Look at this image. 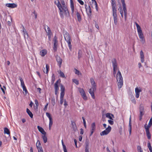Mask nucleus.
I'll list each match as a JSON object with an SVG mask.
<instances>
[{"mask_svg":"<svg viewBox=\"0 0 152 152\" xmlns=\"http://www.w3.org/2000/svg\"><path fill=\"white\" fill-rule=\"evenodd\" d=\"M63 33L65 41L68 43L69 49L71 51L72 48V45L71 42L72 39L69 33L66 31L64 30Z\"/></svg>","mask_w":152,"mask_h":152,"instance_id":"nucleus-1","label":"nucleus"},{"mask_svg":"<svg viewBox=\"0 0 152 152\" xmlns=\"http://www.w3.org/2000/svg\"><path fill=\"white\" fill-rule=\"evenodd\" d=\"M135 24L137 28L138 33L140 41L142 43H144L145 42V39L141 28L137 22H135Z\"/></svg>","mask_w":152,"mask_h":152,"instance_id":"nucleus-2","label":"nucleus"},{"mask_svg":"<svg viewBox=\"0 0 152 152\" xmlns=\"http://www.w3.org/2000/svg\"><path fill=\"white\" fill-rule=\"evenodd\" d=\"M116 78L117 80L119 81L118 83V88L120 89L123 85V81L121 73L119 70H118L117 73Z\"/></svg>","mask_w":152,"mask_h":152,"instance_id":"nucleus-3","label":"nucleus"},{"mask_svg":"<svg viewBox=\"0 0 152 152\" xmlns=\"http://www.w3.org/2000/svg\"><path fill=\"white\" fill-rule=\"evenodd\" d=\"M54 3L56 5L59 10V14L61 17L63 18H64L63 12L61 9V5L60 4L59 0H55Z\"/></svg>","mask_w":152,"mask_h":152,"instance_id":"nucleus-4","label":"nucleus"},{"mask_svg":"<svg viewBox=\"0 0 152 152\" xmlns=\"http://www.w3.org/2000/svg\"><path fill=\"white\" fill-rule=\"evenodd\" d=\"M61 2L62 4V5H61V9L63 12V13L64 12L65 15H69V12L68 8L65 5L64 1H62Z\"/></svg>","mask_w":152,"mask_h":152,"instance_id":"nucleus-5","label":"nucleus"},{"mask_svg":"<svg viewBox=\"0 0 152 152\" xmlns=\"http://www.w3.org/2000/svg\"><path fill=\"white\" fill-rule=\"evenodd\" d=\"M139 111L140 112L139 115V120L141 121L142 116L145 114V110L143 105L142 104H140L139 107Z\"/></svg>","mask_w":152,"mask_h":152,"instance_id":"nucleus-6","label":"nucleus"},{"mask_svg":"<svg viewBox=\"0 0 152 152\" xmlns=\"http://www.w3.org/2000/svg\"><path fill=\"white\" fill-rule=\"evenodd\" d=\"M111 129V127L110 126H109L107 128H106L104 130L101 132L100 135L101 136L107 135L110 132Z\"/></svg>","mask_w":152,"mask_h":152,"instance_id":"nucleus-7","label":"nucleus"},{"mask_svg":"<svg viewBox=\"0 0 152 152\" xmlns=\"http://www.w3.org/2000/svg\"><path fill=\"white\" fill-rule=\"evenodd\" d=\"M53 49L55 52L57 50V46L58 45V41L57 37L55 36L54 37L53 40Z\"/></svg>","mask_w":152,"mask_h":152,"instance_id":"nucleus-8","label":"nucleus"},{"mask_svg":"<svg viewBox=\"0 0 152 152\" xmlns=\"http://www.w3.org/2000/svg\"><path fill=\"white\" fill-rule=\"evenodd\" d=\"M92 2V3L90 2V5L92 8L95 7L97 11H98L97 4L95 0H91Z\"/></svg>","mask_w":152,"mask_h":152,"instance_id":"nucleus-9","label":"nucleus"},{"mask_svg":"<svg viewBox=\"0 0 152 152\" xmlns=\"http://www.w3.org/2000/svg\"><path fill=\"white\" fill-rule=\"evenodd\" d=\"M90 81L92 86V88L93 90H96V86L94 79L93 78H91Z\"/></svg>","mask_w":152,"mask_h":152,"instance_id":"nucleus-10","label":"nucleus"},{"mask_svg":"<svg viewBox=\"0 0 152 152\" xmlns=\"http://www.w3.org/2000/svg\"><path fill=\"white\" fill-rule=\"evenodd\" d=\"M122 4L123 10L124 13V16L125 19H126L127 17V11L126 8V4L125 3Z\"/></svg>","mask_w":152,"mask_h":152,"instance_id":"nucleus-11","label":"nucleus"},{"mask_svg":"<svg viewBox=\"0 0 152 152\" xmlns=\"http://www.w3.org/2000/svg\"><path fill=\"white\" fill-rule=\"evenodd\" d=\"M58 80L56 81L55 83L54 84V91L55 94L57 96L58 95Z\"/></svg>","mask_w":152,"mask_h":152,"instance_id":"nucleus-12","label":"nucleus"},{"mask_svg":"<svg viewBox=\"0 0 152 152\" xmlns=\"http://www.w3.org/2000/svg\"><path fill=\"white\" fill-rule=\"evenodd\" d=\"M85 6L87 13L88 15H91L92 11L90 6H88V7H87V5L86 4H85Z\"/></svg>","mask_w":152,"mask_h":152,"instance_id":"nucleus-13","label":"nucleus"},{"mask_svg":"<svg viewBox=\"0 0 152 152\" xmlns=\"http://www.w3.org/2000/svg\"><path fill=\"white\" fill-rule=\"evenodd\" d=\"M142 91L140 89H139L137 87L135 89V96L136 98H138L139 97L140 92Z\"/></svg>","mask_w":152,"mask_h":152,"instance_id":"nucleus-14","label":"nucleus"},{"mask_svg":"<svg viewBox=\"0 0 152 152\" xmlns=\"http://www.w3.org/2000/svg\"><path fill=\"white\" fill-rule=\"evenodd\" d=\"M6 6L9 8H14L17 7V5L15 3H7Z\"/></svg>","mask_w":152,"mask_h":152,"instance_id":"nucleus-15","label":"nucleus"},{"mask_svg":"<svg viewBox=\"0 0 152 152\" xmlns=\"http://www.w3.org/2000/svg\"><path fill=\"white\" fill-rule=\"evenodd\" d=\"M56 58L57 62L59 64V66L60 67L62 63V59L58 55H56Z\"/></svg>","mask_w":152,"mask_h":152,"instance_id":"nucleus-16","label":"nucleus"},{"mask_svg":"<svg viewBox=\"0 0 152 152\" xmlns=\"http://www.w3.org/2000/svg\"><path fill=\"white\" fill-rule=\"evenodd\" d=\"M140 55L141 62L143 63L145 61L143 53L142 50L140 51Z\"/></svg>","mask_w":152,"mask_h":152,"instance_id":"nucleus-17","label":"nucleus"},{"mask_svg":"<svg viewBox=\"0 0 152 152\" xmlns=\"http://www.w3.org/2000/svg\"><path fill=\"white\" fill-rule=\"evenodd\" d=\"M105 115L107 118H108L112 120H113V118H114V115L110 113H107Z\"/></svg>","mask_w":152,"mask_h":152,"instance_id":"nucleus-18","label":"nucleus"},{"mask_svg":"<svg viewBox=\"0 0 152 152\" xmlns=\"http://www.w3.org/2000/svg\"><path fill=\"white\" fill-rule=\"evenodd\" d=\"M37 128L39 131L41 133L43 134H46V132H45L44 129L41 127L39 126H37Z\"/></svg>","mask_w":152,"mask_h":152,"instance_id":"nucleus-19","label":"nucleus"},{"mask_svg":"<svg viewBox=\"0 0 152 152\" xmlns=\"http://www.w3.org/2000/svg\"><path fill=\"white\" fill-rule=\"evenodd\" d=\"M111 61L113 67L118 66V63L116 59L113 58L112 59Z\"/></svg>","mask_w":152,"mask_h":152,"instance_id":"nucleus-20","label":"nucleus"},{"mask_svg":"<svg viewBox=\"0 0 152 152\" xmlns=\"http://www.w3.org/2000/svg\"><path fill=\"white\" fill-rule=\"evenodd\" d=\"M71 122L72 127L73 129V130L75 131H76L77 129V127L75 123L72 121H71Z\"/></svg>","mask_w":152,"mask_h":152,"instance_id":"nucleus-21","label":"nucleus"},{"mask_svg":"<svg viewBox=\"0 0 152 152\" xmlns=\"http://www.w3.org/2000/svg\"><path fill=\"white\" fill-rule=\"evenodd\" d=\"M113 10V16H117L116 13V7H112Z\"/></svg>","mask_w":152,"mask_h":152,"instance_id":"nucleus-22","label":"nucleus"},{"mask_svg":"<svg viewBox=\"0 0 152 152\" xmlns=\"http://www.w3.org/2000/svg\"><path fill=\"white\" fill-rule=\"evenodd\" d=\"M95 90H93V89H92V88H91L89 89V92L91 95V96L92 97V98L93 99H94L95 98V96H94V91Z\"/></svg>","mask_w":152,"mask_h":152,"instance_id":"nucleus-23","label":"nucleus"},{"mask_svg":"<svg viewBox=\"0 0 152 152\" xmlns=\"http://www.w3.org/2000/svg\"><path fill=\"white\" fill-rule=\"evenodd\" d=\"M47 53V51L45 49H44L40 52V54L42 57L44 56Z\"/></svg>","mask_w":152,"mask_h":152,"instance_id":"nucleus-24","label":"nucleus"},{"mask_svg":"<svg viewBox=\"0 0 152 152\" xmlns=\"http://www.w3.org/2000/svg\"><path fill=\"white\" fill-rule=\"evenodd\" d=\"M23 27V35L24 37L25 38L26 37L28 38V34L25 28L24 27L22 26Z\"/></svg>","mask_w":152,"mask_h":152,"instance_id":"nucleus-25","label":"nucleus"},{"mask_svg":"<svg viewBox=\"0 0 152 152\" xmlns=\"http://www.w3.org/2000/svg\"><path fill=\"white\" fill-rule=\"evenodd\" d=\"M70 7L71 9L72 13L73 14L74 12V3L72 0H71Z\"/></svg>","mask_w":152,"mask_h":152,"instance_id":"nucleus-26","label":"nucleus"},{"mask_svg":"<svg viewBox=\"0 0 152 152\" xmlns=\"http://www.w3.org/2000/svg\"><path fill=\"white\" fill-rule=\"evenodd\" d=\"M45 29L48 34H50L51 32L50 28L48 26L46 25L45 26Z\"/></svg>","mask_w":152,"mask_h":152,"instance_id":"nucleus-27","label":"nucleus"},{"mask_svg":"<svg viewBox=\"0 0 152 152\" xmlns=\"http://www.w3.org/2000/svg\"><path fill=\"white\" fill-rule=\"evenodd\" d=\"M26 112L31 118H33V115L28 109L27 108Z\"/></svg>","mask_w":152,"mask_h":152,"instance_id":"nucleus-28","label":"nucleus"},{"mask_svg":"<svg viewBox=\"0 0 152 152\" xmlns=\"http://www.w3.org/2000/svg\"><path fill=\"white\" fill-rule=\"evenodd\" d=\"M4 133L8 135H9V137H10V131L7 128H4Z\"/></svg>","mask_w":152,"mask_h":152,"instance_id":"nucleus-29","label":"nucleus"},{"mask_svg":"<svg viewBox=\"0 0 152 152\" xmlns=\"http://www.w3.org/2000/svg\"><path fill=\"white\" fill-rule=\"evenodd\" d=\"M76 15L77 17L78 20L79 21H80L81 20V18L80 14L78 12H76Z\"/></svg>","mask_w":152,"mask_h":152,"instance_id":"nucleus-30","label":"nucleus"},{"mask_svg":"<svg viewBox=\"0 0 152 152\" xmlns=\"http://www.w3.org/2000/svg\"><path fill=\"white\" fill-rule=\"evenodd\" d=\"M43 135L42 136V137L43 140V141H44V143H46L47 142V137L46 136V135H45L46 134H43Z\"/></svg>","mask_w":152,"mask_h":152,"instance_id":"nucleus-31","label":"nucleus"},{"mask_svg":"<svg viewBox=\"0 0 152 152\" xmlns=\"http://www.w3.org/2000/svg\"><path fill=\"white\" fill-rule=\"evenodd\" d=\"M20 80L21 82V85L22 87L23 88V87H25V86L24 84V82L22 78L20 77Z\"/></svg>","mask_w":152,"mask_h":152,"instance_id":"nucleus-32","label":"nucleus"},{"mask_svg":"<svg viewBox=\"0 0 152 152\" xmlns=\"http://www.w3.org/2000/svg\"><path fill=\"white\" fill-rule=\"evenodd\" d=\"M147 130L146 131V133L148 137V138L149 140L151 138V134L149 131H148V130Z\"/></svg>","mask_w":152,"mask_h":152,"instance_id":"nucleus-33","label":"nucleus"},{"mask_svg":"<svg viewBox=\"0 0 152 152\" xmlns=\"http://www.w3.org/2000/svg\"><path fill=\"white\" fill-rule=\"evenodd\" d=\"M112 7H116L115 0H111Z\"/></svg>","mask_w":152,"mask_h":152,"instance_id":"nucleus-34","label":"nucleus"},{"mask_svg":"<svg viewBox=\"0 0 152 152\" xmlns=\"http://www.w3.org/2000/svg\"><path fill=\"white\" fill-rule=\"evenodd\" d=\"M79 91L80 94L81 95H83L85 93V92L84 91L83 88H79Z\"/></svg>","mask_w":152,"mask_h":152,"instance_id":"nucleus-35","label":"nucleus"},{"mask_svg":"<svg viewBox=\"0 0 152 152\" xmlns=\"http://www.w3.org/2000/svg\"><path fill=\"white\" fill-rule=\"evenodd\" d=\"M113 18L114 23L115 25H117L118 22L117 16H114L113 17Z\"/></svg>","mask_w":152,"mask_h":152,"instance_id":"nucleus-36","label":"nucleus"},{"mask_svg":"<svg viewBox=\"0 0 152 152\" xmlns=\"http://www.w3.org/2000/svg\"><path fill=\"white\" fill-rule=\"evenodd\" d=\"M89 142L88 140H86L85 142V148H89Z\"/></svg>","mask_w":152,"mask_h":152,"instance_id":"nucleus-37","label":"nucleus"},{"mask_svg":"<svg viewBox=\"0 0 152 152\" xmlns=\"http://www.w3.org/2000/svg\"><path fill=\"white\" fill-rule=\"evenodd\" d=\"M60 90L61 92H64L65 90V87L62 84L61 85Z\"/></svg>","mask_w":152,"mask_h":152,"instance_id":"nucleus-38","label":"nucleus"},{"mask_svg":"<svg viewBox=\"0 0 152 152\" xmlns=\"http://www.w3.org/2000/svg\"><path fill=\"white\" fill-rule=\"evenodd\" d=\"M61 142H62V145L63 147L64 151V152H66V151H67V150H66V146L64 145V144L63 142V140H62Z\"/></svg>","mask_w":152,"mask_h":152,"instance_id":"nucleus-39","label":"nucleus"},{"mask_svg":"<svg viewBox=\"0 0 152 152\" xmlns=\"http://www.w3.org/2000/svg\"><path fill=\"white\" fill-rule=\"evenodd\" d=\"M36 146H37V148H38L39 147H42L41 146V145L40 142L39 140H38L37 142L36 143Z\"/></svg>","mask_w":152,"mask_h":152,"instance_id":"nucleus-40","label":"nucleus"},{"mask_svg":"<svg viewBox=\"0 0 152 152\" xmlns=\"http://www.w3.org/2000/svg\"><path fill=\"white\" fill-rule=\"evenodd\" d=\"M23 89V90L24 91L25 93H24V94L25 95H26L28 93L27 90L26 88V86L23 87L22 88Z\"/></svg>","mask_w":152,"mask_h":152,"instance_id":"nucleus-41","label":"nucleus"},{"mask_svg":"<svg viewBox=\"0 0 152 152\" xmlns=\"http://www.w3.org/2000/svg\"><path fill=\"white\" fill-rule=\"evenodd\" d=\"M59 74L60 75V76L62 77H64L65 75L64 73L61 71V70H60L58 72Z\"/></svg>","mask_w":152,"mask_h":152,"instance_id":"nucleus-42","label":"nucleus"},{"mask_svg":"<svg viewBox=\"0 0 152 152\" xmlns=\"http://www.w3.org/2000/svg\"><path fill=\"white\" fill-rule=\"evenodd\" d=\"M46 115L49 118V120L52 119L51 115L50 113L47 112L46 113Z\"/></svg>","mask_w":152,"mask_h":152,"instance_id":"nucleus-43","label":"nucleus"},{"mask_svg":"<svg viewBox=\"0 0 152 152\" xmlns=\"http://www.w3.org/2000/svg\"><path fill=\"white\" fill-rule=\"evenodd\" d=\"M55 80V76L54 74H53L52 76L51 82L53 84Z\"/></svg>","mask_w":152,"mask_h":152,"instance_id":"nucleus-44","label":"nucleus"},{"mask_svg":"<svg viewBox=\"0 0 152 152\" xmlns=\"http://www.w3.org/2000/svg\"><path fill=\"white\" fill-rule=\"evenodd\" d=\"M51 102L53 106H54L56 103L54 98H52L51 100Z\"/></svg>","mask_w":152,"mask_h":152,"instance_id":"nucleus-45","label":"nucleus"},{"mask_svg":"<svg viewBox=\"0 0 152 152\" xmlns=\"http://www.w3.org/2000/svg\"><path fill=\"white\" fill-rule=\"evenodd\" d=\"M73 82L77 85H78L79 83L78 80L76 79H73Z\"/></svg>","mask_w":152,"mask_h":152,"instance_id":"nucleus-46","label":"nucleus"},{"mask_svg":"<svg viewBox=\"0 0 152 152\" xmlns=\"http://www.w3.org/2000/svg\"><path fill=\"white\" fill-rule=\"evenodd\" d=\"M75 74H77L78 75H79L80 74H81V73L79 71L77 70L76 69H75Z\"/></svg>","mask_w":152,"mask_h":152,"instance_id":"nucleus-47","label":"nucleus"},{"mask_svg":"<svg viewBox=\"0 0 152 152\" xmlns=\"http://www.w3.org/2000/svg\"><path fill=\"white\" fill-rule=\"evenodd\" d=\"M46 71H45V73L48 74V72L49 66H48V64H46Z\"/></svg>","mask_w":152,"mask_h":152,"instance_id":"nucleus-48","label":"nucleus"},{"mask_svg":"<svg viewBox=\"0 0 152 152\" xmlns=\"http://www.w3.org/2000/svg\"><path fill=\"white\" fill-rule=\"evenodd\" d=\"M96 129V126L94 122L91 125V129Z\"/></svg>","mask_w":152,"mask_h":152,"instance_id":"nucleus-49","label":"nucleus"},{"mask_svg":"<svg viewBox=\"0 0 152 152\" xmlns=\"http://www.w3.org/2000/svg\"><path fill=\"white\" fill-rule=\"evenodd\" d=\"M81 96H82L84 100H87V97L85 93L83 95H82Z\"/></svg>","mask_w":152,"mask_h":152,"instance_id":"nucleus-50","label":"nucleus"},{"mask_svg":"<svg viewBox=\"0 0 152 152\" xmlns=\"http://www.w3.org/2000/svg\"><path fill=\"white\" fill-rule=\"evenodd\" d=\"M129 129H132V123H131V117H130L129 118Z\"/></svg>","mask_w":152,"mask_h":152,"instance_id":"nucleus-51","label":"nucleus"},{"mask_svg":"<svg viewBox=\"0 0 152 152\" xmlns=\"http://www.w3.org/2000/svg\"><path fill=\"white\" fill-rule=\"evenodd\" d=\"M38 152H43V149L42 147H39L38 148H37Z\"/></svg>","mask_w":152,"mask_h":152,"instance_id":"nucleus-52","label":"nucleus"},{"mask_svg":"<svg viewBox=\"0 0 152 152\" xmlns=\"http://www.w3.org/2000/svg\"><path fill=\"white\" fill-rule=\"evenodd\" d=\"M113 120H109L108 121L109 123L111 125H112L114 124V121Z\"/></svg>","mask_w":152,"mask_h":152,"instance_id":"nucleus-53","label":"nucleus"},{"mask_svg":"<svg viewBox=\"0 0 152 152\" xmlns=\"http://www.w3.org/2000/svg\"><path fill=\"white\" fill-rule=\"evenodd\" d=\"M65 93L64 92H61L60 94V98H64V95Z\"/></svg>","mask_w":152,"mask_h":152,"instance_id":"nucleus-54","label":"nucleus"},{"mask_svg":"<svg viewBox=\"0 0 152 152\" xmlns=\"http://www.w3.org/2000/svg\"><path fill=\"white\" fill-rule=\"evenodd\" d=\"M53 124L52 119L49 120V127H51Z\"/></svg>","mask_w":152,"mask_h":152,"instance_id":"nucleus-55","label":"nucleus"},{"mask_svg":"<svg viewBox=\"0 0 152 152\" xmlns=\"http://www.w3.org/2000/svg\"><path fill=\"white\" fill-rule=\"evenodd\" d=\"M152 124V121L151 120H150V121L148 124V126L149 127H150Z\"/></svg>","mask_w":152,"mask_h":152,"instance_id":"nucleus-56","label":"nucleus"},{"mask_svg":"<svg viewBox=\"0 0 152 152\" xmlns=\"http://www.w3.org/2000/svg\"><path fill=\"white\" fill-rule=\"evenodd\" d=\"M77 1L80 3V4L82 5H83L84 4V2L81 0H77Z\"/></svg>","mask_w":152,"mask_h":152,"instance_id":"nucleus-57","label":"nucleus"},{"mask_svg":"<svg viewBox=\"0 0 152 152\" xmlns=\"http://www.w3.org/2000/svg\"><path fill=\"white\" fill-rule=\"evenodd\" d=\"M35 104H36V107H38V105H39V104H38V102L37 100H36V99L35 100Z\"/></svg>","mask_w":152,"mask_h":152,"instance_id":"nucleus-58","label":"nucleus"},{"mask_svg":"<svg viewBox=\"0 0 152 152\" xmlns=\"http://www.w3.org/2000/svg\"><path fill=\"white\" fill-rule=\"evenodd\" d=\"M48 103H47V104L45 106L44 110V111H46L47 110V107L48 105Z\"/></svg>","mask_w":152,"mask_h":152,"instance_id":"nucleus-59","label":"nucleus"},{"mask_svg":"<svg viewBox=\"0 0 152 152\" xmlns=\"http://www.w3.org/2000/svg\"><path fill=\"white\" fill-rule=\"evenodd\" d=\"M33 13L35 15V18L36 19L37 18V13L35 12V11H34Z\"/></svg>","mask_w":152,"mask_h":152,"instance_id":"nucleus-60","label":"nucleus"},{"mask_svg":"<svg viewBox=\"0 0 152 152\" xmlns=\"http://www.w3.org/2000/svg\"><path fill=\"white\" fill-rule=\"evenodd\" d=\"M137 149L138 151H140V150L142 151V150L140 146H138L137 147Z\"/></svg>","mask_w":152,"mask_h":152,"instance_id":"nucleus-61","label":"nucleus"},{"mask_svg":"<svg viewBox=\"0 0 152 152\" xmlns=\"http://www.w3.org/2000/svg\"><path fill=\"white\" fill-rule=\"evenodd\" d=\"M148 148L151 147V143L149 141H148Z\"/></svg>","mask_w":152,"mask_h":152,"instance_id":"nucleus-62","label":"nucleus"},{"mask_svg":"<svg viewBox=\"0 0 152 152\" xmlns=\"http://www.w3.org/2000/svg\"><path fill=\"white\" fill-rule=\"evenodd\" d=\"M60 103L61 104H62L63 103V98H60Z\"/></svg>","mask_w":152,"mask_h":152,"instance_id":"nucleus-63","label":"nucleus"},{"mask_svg":"<svg viewBox=\"0 0 152 152\" xmlns=\"http://www.w3.org/2000/svg\"><path fill=\"white\" fill-rule=\"evenodd\" d=\"M80 134H83L84 133V131H83V129L82 128H81L80 129Z\"/></svg>","mask_w":152,"mask_h":152,"instance_id":"nucleus-64","label":"nucleus"}]
</instances>
